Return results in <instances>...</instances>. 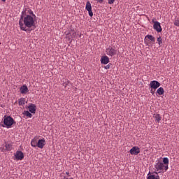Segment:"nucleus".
Instances as JSON below:
<instances>
[{"label":"nucleus","mask_w":179,"mask_h":179,"mask_svg":"<svg viewBox=\"0 0 179 179\" xmlns=\"http://www.w3.org/2000/svg\"><path fill=\"white\" fill-rule=\"evenodd\" d=\"M26 10L22 12L20 19L19 20L20 28L24 31H27L28 29L31 28L35 25L36 15L33 11L31 12V15H25Z\"/></svg>","instance_id":"f257e3e1"},{"label":"nucleus","mask_w":179,"mask_h":179,"mask_svg":"<svg viewBox=\"0 0 179 179\" xmlns=\"http://www.w3.org/2000/svg\"><path fill=\"white\" fill-rule=\"evenodd\" d=\"M154 173L159 175L161 173L166 172L169 170L168 165H164L163 162H158L154 165Z\"/></svg>","instance_id":"f03ea898"},{"label":"nucleus","mask_w":179,"mask_h":179,"mask_svg":"<svg viewBox=\"0 0 179 179\" xmlns=\"http://www.w3.org/2000/svg\"><path fill=\"white\" fill-rule=\"evenodd\" d=\"M3 128H11L13 124H15L14 119L10 116L5 115L3 117Z\"/></svg>","instance_id":"7ed1b4c3"},{"label":"nucleus","mask_w":179,"mask_h":179,"mask_svg":"<svg viewBox=\"0 0 179 179\" xmlns=\"http://www.w3.org/2000/svg\"><path fill=\"white\" fill-rule=\"evenodd\" d=\"M106 54L108 55V56L113 57L117 55V50L115 48L109 46L106 49Z\"/></svg>","instance_id":"20e7f679"},{"label":"nucleus","mask_w":179,"mask_h":179,"mask_svg":"<svg viewBox=\"0 0 179 179\" xmlns=\"http://www.w3.org/2000/svg\"><path fill=\"white\" fill-rule=\"evenodd\" d=\"M13 149V145L11 143H5V145L1 147V152H10Z\"/></svg>","instance_id":"39448f33"},{"label":"nucleus","mask_w":179,"mask_h":179,"mask_svg":"<svg viewBox=\"0 0 179 179\" xmlns=\"http://www.w3.org/2000/svg\"><path fill=\"white\" fill-rule=\"evenodd\" d=\"M140 152H141V150L138 146H134L131 148V149H130V155L137 156V155H139Z\"/></svg>","instance_id":"423d86ee"},{"label":"nucleus","mask_w":179,"mask_h":179,"mask_svg":"<svg viewBox=\"0 0 179 179\" xmlns=\"http://www.w3.org/2000/svg\"><path fill=\"white\" fill-rule=\"evenodd\" d=\"M76 36V32L75 31L74 29H71L69 31V33L66 34V38H69L70 41L71 38H73Z\"/></svg>","instance_id":"0eeeda50"},{"label":"nucleus","mask_w":179,"mask_h":179,"mask_svg":"<svg viewBox=\"0 0 179 179\" xmlns=\"http://www.w3.org/2000/svg\"><path fill=\"white\" fill-rule=\"evenodd\" d=\"M160 87V83L157 80H152L150 83V87L151 89L157 90Z\"/></svg>","instance_id":"6e6552de"},{"label":"nucleus","mask_w":179,"mask_h":179,"mask_svg":"<svg viewBox=\"0 0 179 179\" xmlns=\"http://www.w3.org/2000/svg\"><path fill=\"white\" fill-rule=\"evenodd\" d=\"M153 27H154V29L158 33H160L162 31L161 24L159 22H155Z\"/></svg>","instance_id":"1a4fd4ad"},{"label":"nucleus","mask_w":179,"mask_h":179,"mask_svg":"<svg viewBox=\"0 0 179 179\" xmlns=\"http://www.w3.org/2000/svg\"><path fill=\"white\" fill-rule=\"evenodd\" d=\"M85 9L88 11L89 15L90 17H92L93 16L92 7L90 1L87 2Z\"/></svg>","instance_id":"9d476101"},{"label":"nucleus","mask_w":179,"mask_h":179,"mask_svg":"<svg viewBox=\"0 0 179 179\" xmlns=\"http://www.w3.org/2000/svg\"><path fill=\"white\" fill-rule=\"evenodd\" d=\"M147 179H160V176L157 173L152 172L150 174V172L148 173V176H147Z\"/></svg>","instance_id":"9b49d317"},{"label":"nucleus","mask_w":179,"mask_h":179,"mask_svg":"<svg viewBox=\"0 0 179 179\" xmlns=\"http://www.w3.org/2000/svg\"><path fill=\"white\" fill-rule=\"evenodd\" d=\"M15 160H23L24 154L22 151H17L15 155Z\"/></svg>","instance_id":"f8f14e48"},{"label":"nucleus","mask_w":179,"mask_h":179,"mask_svg":"<svg viewBox=\"0 0 179 179\" xmlns=\"http://www.w3.org/2000/svg\"><path fill=\"white\" fill-rule=\"evenodd\" d=\"M45 145V141L44 138L38 140L37 142V147L39 148V149H43Z\"/></svg>","instance_id":"ddd939ff"},{"label":"nucleus","mask_w":179,"mask_h":179,"mask_svg":"<svg viewBox=\"0 0 179 179\" xmlns=\"http://www.w3.org/2000/svg\"><path fill=\"white\" fill-rule=\"evenodd\" d=\"M110 62L109 57L108 56H103L101 59V63L102 64H107Z\"/></svg>","instance_id":"4468645a"},{"label":"nucleus","mask_w":179,"mask_h":179,"mask_svg":"<svg viewBox=\"0 0 179 179\" xmlns=\"http://www.w3.org/2000/svg\"><path fill=\"white\" fill-rule=\"evenodd\" d=\"M20 91L21 94H27L29 92V89L27 85H23L20 87Z\"/></svg>","instance_id":"2eb2a0df"},{"label":"nucleus","mask_w":179,"mask_h":179,"mask_svg":"<svg viewBox=\"0 0 179 179\" xmlns=\"http://www.w3.org/2000/svg\"><path fill=\"white\" fill-rule=\"evenodd\" d=\"M154 117L156 123H159V122L162 120V116L160 114H154Z\"/></svg>","instance_id":"dca6fc26"},{"label":"nucleus","mask_w":179,"mask_h":179,"mask_svg":"<svg viewBox=\"0 0 179 179\" xmlns=\"http://www.w3.org/2000/svg\"><path fill=\"white\" fill-rule=\"evenodd\" d=\"M29 110L31 113H36V106L34 104H31L29 106Z\"/></svg>","instance_id":"f3484780"},{"label":"nucleus","mask_w":179,"mask_h":179,"mask_svg":"<svg viewBox=\"0 0 179 179\" xmlns=\"http://www.w3.org/2000/svg\"><path fill=\"white\" fill-rule=\"evenodd\" d=\"M156 93H157L159 95H163L164 94V88L160 87L157 90Z\"/></svg>","instance_id":"a211bd4d"},{"label":"nucleus","mask_w":179,"mask_h":179,"mask_svg":"<svg viewBox=\"0 0 179 179\" xmlns=\"http://www.w3.org/2000/svg\"><path fill=\"white\" fill-rule=\"evenodd\" d=\"M31 145L32 148H36L38 147V142L37 140L34 138L31 142Z\"/></svg>","instance_id":"6ab92c4d"},{"label":"nucleus","mask_w":179,"mask_h":179,"mask_svg":"<svg viewBox=\"0 0 179 179\" xmlns=\"http://www.w3.org/2000/svg\"><path fill=\"white\" fill-rule=\"evenodd\" d=\"M169 159L167 157H164L163 158V164L164 166H169Z\"/></svg>","instance_id":"aec40b11"},{"label":"nucleus","mask_w":179,"mask_h":179,"mask_svg":"<svg viewBox=\"0 0 179 179\" xmlns=\"http://www.w3.org/2000/svg\"><path fill=\"white\" fill-rule=\"evenodd\" d=\"M18 103H19L20 106H23L25 104V99H24V98H22V97L20 98V99H19Z\"/></svg>","instance_id":"412c9836"},{"label":"nucleus","mask_w":179,"mask_h":179,"mask_svg":"<svg viewBox=\"0 0 179 179\" xmlns=\"http://www.w3.org/2000/svg\"><path fill=\"white\" fill-rule=\"evenodd\" d=\"M146 38H148V39H150V41H152V42H155V38L153 36H152V35H147V36H145V39Z\"/></svg>","instance_id":"4be33fe9"},{"label":"nucleus","mask_w":179,"mask_h":179,"mask_svg":"<svg viewBox=\"0 0 179 179\" xmlns=\"http://www.w3.org/2000/svg\"><path fill=\"white\" fill-rule=\"evenodd\" d=\"M157 43L159 45V46H162V38L161 36H159L157 39Z\"/></svg>","instance_id":"5701e85b"},{"label":"nucleus","mask_w":179,"mask_h":179,"mask_svg":"<svg viewBox=\"0 0 179 179\" xmlns=\"http://www.w3.org/2000/svg\"><path fill=\"white\" fill-rule=\"evenodd\" d=\"M24 114L27 116L28 117H32V115L31 113H29V111L28 110H25Z\"/></svg>","instance_id":"b1692460"},{"label":"nucleus","mask_w":179,"mask_h":179,"mask_svg":"<svg viewBox=\"0 0 179 179\" xmlns=\"http://www.w3.org/2000/svg\"><path fill=\"white\" fill-rule=\"evenodd\" d=\"M174 25L177 26V27H179V20L177 19V20H175L174 21Z\"/></svg>","instance_id":"393cba45"},{"label":"nucleus","mask_w":179,"mask_h":179,"mask_svg":"<svg viewBox=\"0 0 179 179\" xmlns=\"http://www.w3.org/2000/svg\"><path fill=\"white\" fill-rule=\"evenodd\" d=\"M115 0H108V3L109 4H113Z\"/></svg>","instance_id":"a878e982"},{"label":"nucleus","mask_w":179,"mask_h":179,"mask_svg":"<svg viewBox=\"0 0 179 179\" xmlns=\"http://www.w3.org/2000/svg\"><path fill=\"white\" fill-rule=\"evenodd\" d=\"M69 83V80H66V82L63 83V86H64L65 87H66V86L68 85Z\"/></svg>","instance_id":"bb28decb"},{"label":"nucleus","mask_w":179,"mask_h":179,"mask_svg":"<svg viewBox=\"0 0 179 179\" xmlns=\"http://www.w3.org/2000/svg\"><path fill=\"white\" fill-rule=\"evenodd\" d=\"M110 66H111V64H108L107 66H105V69H109L110 68Z\"/></svg>","instance_id":"cd10ccee"},{"label":"nucleus","mask_w":179,"mask_h":179,"mask_svg":"<svg viewBox=\"0 0 179 179\" xmlns=\"http://www.w3.org/2000/svg\"><path fill=\"white\" fill-rule=\"evenodd\" d=\"M98 3H102L103 2V0H96Z\"/></svg>","instance_id":"c85d7f7f"},{"label":"nucleus","mask_w":179,"mask_h":179,"mask_svg":"<svg viewBox=\"0 0 179 179\" xmlns=\"http://www.w3.org/2000/svg\"><path fill=\"white\" fill-rule=\"evenodd\" d=\"M155 22H158L157 21H156V19H152V23H154V24H155Z\"/></svg>","instance_id":"c756f323"},{"label":"nucleus","mask_w":179,"mask_h":179,"mask_svg":"<svg viewBox=\"0 0 179 179\" xmlns=\"http://www.w3.org/2000/svg\"><path fill=\"white\" fill-rule=\"evenodd\" d=\"M66 174L68 176V177H71V175H70L69 172L66 171Z\"/></svg>","instance_id":"7c9ffc66"},{"label":"nucleus","mask_w":179,"mask_h":179,"mask_svg":"<svg viewBox=\"0 0 179 179\" xmlns=\"http://www.w3.org/2000/svg\"><path fill=\"white\" fill-rule=\"evenodd\" d=\"M151 94H155V91H153L152 90H151Z\"/></svg>","instance_id":"2f4dec72"},{"label":"nucleus","mask_w":179,"mask_h":179,"mask_svg":"<svg viewBox=\"0 0 179 179\" xmlns=\"http://www.w3.org/2000/svg\"><path fill=\"white\" fill-rule=\"evenodd\" d=\"M62 179H69V178H66V176H64Z\"/></svg>","instance_id":"473e14b6"},{"label":"nucleus","mask_w":179,"mask_h":179,"mask_svg":"<svg viewBox=\"0 0 179 179\" xmlns=\"http://www.w3.org/2000/svg\"><path fill=\"white\" fill-rule=\"evenodd\" d=\"M2 1L5 2L6 0H1Z\"/></svg>","instance_id":"72a5a7b5"},{"label":"nucleus","mask_w":179,"mask_h":179,"mask_svg":"<svg viewBox=\"0 0 179 179\" xmlns=\"http://www.w3.org/2000/svg\"><path fill=\"white\" fill-rule=\"evenodd\" d=\"M69 179H73V178H69Z\"/></svg>","instance_id":"f704fd0d"},{"label":"nucleus","mask_w":179,"mask_h":179,"mask_svg":"<svg viewBox=\"0 0 179 179\" xmlns=\"http://www.w3.org/2000/svg\"><path fill=\"white\" fill-rule=\"evenodd\" d=\"M81 36V34L80 35V37Z\"/></svg>","instance_id":"c9c22d12"}]
</instances>
